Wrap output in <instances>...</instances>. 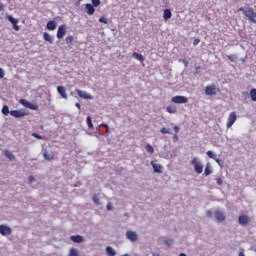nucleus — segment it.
Here are the masks:
<instances>
[{
	"label": "nucleus",
	"mask_w": 256,
	"mask_h": 256,
	"mask_svg": "<svg viewBox=\"0 0 256 256\" xmlns=\"http://www.w3.org/2000/svg\"><path fill=\"white\" fill-rule=\"evenodd\" d=\"M238 12L242 13L244 17L248 19V21L256 24V12L249 6V4H245L244 7H240Z\"/></svg>",
	"instance_id": "1"
},
{
	"label": "nucleus",
	"mask_w": 256,
	"mask_h": 256,
	"mask_svg": "<svg viewBox=\"0 0 256 256\" xmlns=\"http://www.w3.org/2000/svg\"><path fill=\"white\" fill-rule=\"evenodd\" d=\"M195 173H198V175H201L203 173V164H201V161H199V158L195 157L191 161Z\"/></svg>",
	"instance_id": "2"
},
{
	"label": "nucleus",
	"mask_w": 256,
	"mask_h": 256,
	"mask_svg": "<svg viewBox=\"0 0 256 256\" xmlns=\"http://www.w3.org/2000/svg\"><path fill=\"white\" fill-rule=\"evenodd\" d=\"M13 233V229L7 224H0V235L2 237H9Z\"/></svg>",
	"instance_id": "3"
},
{
	"label": "nucleus",
	"mask_w": 256,
	"mask_h": 256,
	"mask_svg": "<svg viewBox=\"0 0 256 256\" xmlns=\"http://www.w3.org/2000/svg\"><path fill=\"white\" fill-rule=\"evenodd\" d=\"M10 115L12 117H15L16 119H23V117H27V115H29V113L25 112L24 109H21V110L10 111Z\"/></svg>",
	"instance_id": "4"
},
{
	"label": "nucleus",
	"mask_w": 256,
	"mask_h": 256,
	"mask_svg": "<svg viewBox=\"0 0 256 256\" xmlns=\"http://www.w3.org/2000/svg\"><path fill=\"white\" fill-rule=\"evenodd\" d=\"M235 121H237V113L231 112L228 116L227 123H226L227 129H231V127L235 125Z\"/></svg>",
	"instance_id": "5"
},
{
	"label": "nucleus",
	"mask_w": 256,
	"mask_h": 256,
	"mask_svg": "<svg viewBox=\"0 0 256 256\" xmlns=\"http://www.w3.org/2000/svg\"><path fill=\"white\" fill-rule=\"evenodd\" d=\"M171 101L177 105H184L185 103H189V98L185 96H174L171 98Z\"/></svg>",
	"instance_id": "6"
},
{
	"label": "nucleus",
	"mask_w": 256,
	"mask_h": 256,
	"mask_svg": "<svg viewBox=\"0 0 256 256\" xmlns=\"http://www.w3.org/2000/svg\"><path fill=\"white\" fill-rule=\"evenodd\" d=\"M67 35V25L62 24L58 27L56 37L57 39H63Z\"/></svg>",
	"instance_id": "7"
},
{
	"label": "nucleus",
	"mask_w": 256,
	"mask_h": 256,
	"mask_svg": "<svg viewBox=\"0 0 256 256\" xmlns=\"http://www.w3.org/2000/svg\"><path fill=\"white\" fill-rule=\"evenodd\" d=\"M6 19L9 21V23L12 24V27H13L14 31H19V29H20V27L18 25L19 19H16L12 15H7Z\"/></svg>",
	"instance_id": "8"
},
{
	"label": "nucleus",
	"mask_w": 256,
	"mask_h": 256,
	"mask_svg": "<svg viewBox=\"0 0 256 256\" xmlns=\"http://www.w3.org/2000/svg\"><path fill=\"white\" fill-rule=\"evenodd\" d=\"M214 217L218 223H223V221L227 219V216H225V212L221 210H216L214 212Z\"/></svg>",
	"instance_id": "9"
},
{
	"label": "nucleus",
	"mask_w": 256,
	"mask_h": 256,
	"mask_svg": "<svg viewBox=\"0 0 256 256\" xmlns=\"http://www.w3.org/2000/svg\"><path fill=\"white\" fill-rule=\"evenodd\" d=\"M251 221V219L249 218V216L245 215V214H241L238 217V223L239 225H241L242 227H247V225H249V222Z\"/></svg>",
	"instance_id": "10"
},
{
	"label": "nucleus",
	"mask_w": 256,
	"mask_h": 256,
	"mask_svg": "<svg viewBox=\"0 0 256 256\" xmlns=\"http://www.w3.org/2000/svg\"><path fill=\"white\" fill-rule=\"evenodd\" d=\"M205 95H209V96L217 95V86H215V84L206 86Z\"/></svg>",
	"instance_id": "11"
},
{
	"label": "nucleus",
	"mask_w": 256,
	"mask_h": 256,
	"mask_svg": "<svg viewBox=\"0 0 256 256\" xmlns=\"http://www.w3.org/2000/svg\"><path fill=\"white\" fill-rule=\"evenodd\" d=\"M126 239H128L132 243H135V241H137V239H139V237L137 236V232L128 230L126 232Z\"/></svg>",
	"instance_id": "12"
},
{
	"label": "nucleus",
	"mask_w": 256,
	"mask_h": 256,
	"mask_svg": "<svg viewBox=\"0 0 256 256\" xmlns=\"http://www.w3.org/2000/svg\"><path fill=\"white\" fill-rule=\"evenodd\" d=\"M75 92L77 93L78 97H80V99H93V96H91L90 94H87V92L83 91V90H79L76 89Z\"/></svg>",
	"instance_id": "13"
},
{
	"label": "nucleus",
	"mask_w": 256,
	"mask_h": 256,
	"mask_svg": "<svg viewBox=\"0 0 256 256\" xmlns=\"http://www.w3.org/2000/svg\"><path fill=\"white\" fill-rule=\"evenodd\" d=\"M150 165L152 166L154 173H163V166H161V164H156L155 161H151Z\"/></svg>",
	"instance_id": "14"
},
{
	"label": "nucleus",
	"mask_w": 256,
	"mask_h": 256,
	"mask_svg": "<svg viewBox=\"0 0 256 256\" xmlns=\"http://www.w3.org/2000/svg\"><path fill=\"white\" fill-rule=\"evenodd\" d=\"M85 12L87 13V15H93L95 13V6L91 3H87L85 5Z\"/></svg>",
	"instance_id": "15"
},
{
	"label": "nucleus",
	"mask_w": 256,
	"mask_h": 256,
	"mask_svg": "<svg viewBox=\"0 0 256 256\" xmlns=\"http://www.w3.org/2000/svg\"><path fill=\"white\" fill-rule=\"evenodd\" d=\"M46 29H48V31H55V29H57V22L54 20L48 21L46 24Z\"/></svg>",
	"instance_id": "16"
},
{
	"label": "nucleus",
	"mask_w": 256,
	"mask_h": 256,
	"mask_svg": "<svg viewBox=\"0 0 256 256\" xmlns=\"http://www.w3.org/2000/svg\"><path fill=\"white\" fill-rule=\"evenodd\" d=\"M57 91L62 99H67V89L64 86H58Z\"/></svg>",
	"instance_id": "17"
},
{
	"label": "nucleus",
	"mask_w": 256,
	"mask_h": 256,
	"mask_svg": "<svg viewBox=\"0 0 256 256\" xmlns=\"http://www.w3.org/2000/svg\"><path fill=\"white\" fill-rule=\"evenodd\" d=\"M173 17V13L171 12V9H165L163 12V19L164 21H169Z\"/></svg>",
	"instance_id": "18"
},
{
	"label": "nucleus",
	"mask_w": 256,
	"mask_h": 256,
	"mask_svg": "<svg viewBox=\"0 0 256 256\" xmlns=\"http://www.w3.org/2000/svg\"><path fill=\"white\" fill-rule=\"evenodd\" d=\"M70 241H73V243H83L84 238L81 235H72Z\"/></svg>",
	"instance_id": "19"
},
{
	"label": "nucleus",
	"mask_w": 256,
	"mask_h": 256,
	"mask_svg": "<svg viewBox=\"0 0 256 256\" xmlns=\"http://www.w3.org/2000/svg\"><path fill=\"white\" fill-rule=\"evenodd\" d=\"M43 157L46 161H53L54 157H55V154H53V152H49V151H45L43 153Z\"/></svg>",
	"instance_id": "20"
},
{
	"label": "nucleus",
	"mask_w": 256,
	"mask_h": 256,
	"mask_svg": "<svg viewBox=\"0 0 256 256\" xmlns=\"http://www.w3.org/2000/svg\"><path fill=\"white\" fill-rule=\"evenodd\" d=\"M4 155L9 161H17V158L13 155V152L4 150Z\"/></svg>",
	"instance_id": "21"
},
{
	"label": "nucleus",
	"mask_w": 256,
	"mask_h": 256,
	"mask_svg": "<svg viewBox=\"0 0 256 256\" xmlns=\"http://www.w3.org/2000/svg\"><path fill=\"white\" fill-rule=\"evenodd\" d=\"M43 39H44V41H47L48 43H50V45H53L54 38L48 32L43 33Z\"/></svg>",
	"instance_id": "22"
},
{
	"label": "nucleus",
	"mask_w": 256,
	"mask_h": 256,
	"mask_svg": "<svg viewBox=\"0 0 256 256\" xmlns=\"http://www.w3.org/2000/svg\"><path fill=\"white\" fill-rule=\"evenodd\" d=\"M65 43L69 46L75 45V38L72 35H69L65 38Z\"/></svg>",
	"instance_id": "23"
},
{
	"label": "nucleus",
	"mask_w": 256,
	"mask_h": 256,
	"mask_svg": "<svg viewBox=\"0 0 256 256\" xmlns=\"http://www.w3.org/2000/svg\"><path fill=\"white\" fill-rule=\"evenodd\" d=\"M133 59H136V61H140V63H143L145 61V57H143L141 54L134 52L132 54Z\"/></svg>",
	"instance_id": "24"
},
{
	"label": "nucleus",
	"mask_w": 256,
	"mask_h": 256,
	"mask_svg": "<svg viewBox=\"0 0 256 256\" xmlns=\"http://www.w3.org/2000/svg\"><path fill=\"white\" fill-rule=\"evenodd\" d=\"M211 173H213V170L211 169V163H207L205 170H204V175L206 177H209V175H211Z\"/></svg>",
	"instance_id": "25"
},
{
	"label": "nucleus",
	"mask_w": 256,
	"mask_h": 256,
	"mask_svg": "<svg viewBox=\"0 0 256 256\" xmlns=\"http://www.w3.org/2000/svg\"><path fill=\"white\" fill-rule=\"evenodd\" d=\"M106 254L108 256H115V255H117V252L115 251V249H113V247L107 246L106 247Z\"/></svg>",
	"instance_id": "26"
},
{
	"label": "nucleus",
	"mask_w": 256,
	"mask_h": 256,
	"mask_svg": "<svg viewBox=\"0 0 256 256\" xmlns=\"http://www.w3.org/2000/svg\"><path fill=\"white\" fill-rule=\"evenodd\" d=\"M173 129H174V135H173L174 142L179 141V136L177 135V133L181 131V128H179V126H174Z\"/></svg>",
	"instance_id": "27"
},
{
	"label": "nucleus",
	"mask_w": 256,
	"mask_h": 256,
	"mask_svg": "<svg viewBox=\"0 0 256 256\" xmlns=\"http://www.w3.org/2000/svg\"><path fill=\"white\" fill-rule=\"evenodd\" d=\"M166 111H167V113L175 114V113H177V107L176 106H167Z\"/></svg>",
	"instance_id": "28"
},
{
	"label": "nucleus",
	"mask_w": 256,
	"mask_h": 256,
	"mask_svg": "<svg viewBox=\"0 0 256 256\" xmlns=\"http://www.w3.org/2000/svg\"><path fill=\"white\" fill-rule=\"evenodd\" d=\"M160 133H162V135H172L173 132H171L169 128L163 127L160 129Z\"/></svg>",
	"instance_id": "29"
},
{
	"label": "nucleus",
	"mask_w": 256,
	"mask_h": 256,
	"mask_svg": "<svg viewBox=\"0 0 256 256\" xmlns=\"http://www.w3.org/2000/svg\"><path fill=\"white\" fill-rule=\"evenodd\" d=\"M145 149H146L147 153H150V155H153V153H155V149L153 148V146L151 144H147L145 146Z\"/></svg>",
	"instance_id": "30"
},
{
	"label": "nucleus",
	"mask_w": 256,
	"mask_h": 256,
	"mask_svg": "<svg viewBox=\"0 0 256 256\" xmlns=\"http://www.w3.org/2000/svg\"><path fill=\"white\" fill-rule=\"evenodd\" d=\"M250 98H251V101L256 102V88H252L250 90Z\"/></svg>",
	"instance_id": "31"
},
{
	"label": "nucleus",
	"mask_w": 256,
	"mask_h": 256,
	"mask_svg": "<svg viewBox=\"0 0 256 256\" xmlns=\"http://www.w3.org/2000/svg\"><path fill=\"white\" fill-rule=\"evenodd\" d=\"M19 103H20V105H23V107H26V109L29 108L30 102L27 99L22 98V99L19 100Z\"/></svg>",
	"instance_id": "32"
},
{
	"label": "nucleus",
	"mask_w": 256,
	"mask_h": 256,
	"mask_svg": "<svg viewBox=\"0 0 256 256\" xmlns=\"http://www.w3.org/2000/svg\"><path fill=\"white\" fill-rule=\"evenodd\" d=\"M2 114H4L5 115V117H7V115H11V111H9V106H7V105H4L3 107H2Z\"/></svg>",
	"instance_id": "33"
},
{
	"label": "nucleus",
	"mask_w": 256,
	"mask_h": 256,
	"mask_svg": "<svg viewBox=\"0 0 256 256\" xmlns=\"http://www.w3.org/2000/svg\"><path fill=\"white\" fill-rule=\"evenodd\" d=\"M86 123H87V126L89 129H93V120H92L91 116H87Z\"/></svg>",
	"instance_id": "34"
},
{
	"label": "nucleus",
	"mask_w": 256,
	"mask_h": 256,
	"mask_svg": "<svg viewBox=\"0 0 256 256\" xmlns=\"http://www.w3.org/2000/svg\"><path fill=\"white\" fill-rule=\"evenodd\" d=\"M68 256H79V250L71 248Z\"/></svg>",
	"instance_id": "35"
},
{
	"label": "nucleus",
	"mask_w": 256,
	"mask_h": 256,
	"mask_svg": "<svg viewBox=\"0 0 256 256\" xmlns=\"http://www.w3.org/2000/svg\"><path fill=\"white\" fill-rule=\"evenodd\" d=\"M28 109H31V111H37V109H39V105L30 102Z\"/></svg>",
	"instance_id": "36"
},
{
	"label": "nucleus",
	"mask_w": 256,
	"mask_h": 256,
	"mask_svg": "<svg viewBox=\"0 0 256 256\" xmlns=\"http://www.w3.org/2000/svg\"><path fill=\"white\" fill-rule=\"evenodd\" d=\"M99 23H104V25H107L109 23V19L105 16H102L99 18Z\"/></svg>",
	"instance_id": "37"
},
{
	"label": "nucleus",
	"mask_w": 256,
	"mask_h": 256,
	"mask_svg": "<svg viewBox=\"0 0 256 256\" xmlns=\"http://www.w3.org/2000/svg\"><path fill=\"white\" fill-rule=\"evenodd\" d=\"M227 59H229V61H231L232 63L237 62V55L232 54V55H228Z\"/></svg>",
	"instance_id": "38"
},
{
	"label": "nucleus",
	"mask_w": 256,
	"mask_h": 256,
	"mask_svg": "<svg viewBox=\"0 0 256 256\" xmlns=\"http://www.w3.org/2000/svg\"><path fill=\"white\" fill-rule=\"evenodd\" d=\"M206 155L210 158V159H216L217 154L213 153V151L209 150L206 152Z\"/></svg>",
	"instance_id": "39"
},
{
	"label": "nucleus",
	"mask_w": 256,
	"mask_h": 256,
	"mask_svg": "<svg viewBox=\"0 0 256 256\" xmlns=\"http://www.w3.org/2000/svg\"><path fill=\"white\" fill-rule=\"evenodd\" d=\"M164 245H166V247H171V245H173V239L166 238L164 240Z\"/></svg>",
	"instance_id": "40"
},
{
	"label": "nucleus",
	"mask_w": 256,
	"mask_h": 256,
	"mask_svg": "<svg viewBox=\"0 0 256 256\" xmlns=\"http://www.w3.org/2000/svg\"><path fill=\"white\" fill-rule=\"evenodd\" d=\"M91 1L94 7H99V5H101V0H91Z\"/></svg>",
	"instance_id": "41"
},
{
	"label": "nucleus",
	"mask_w": 256,
	"mask_h": 256,
	"mask_svg": "<svg viewBox=\"0 0 256 256\" xmlns=\"http://www.w3.org/2000/svg\"><path fill=\"white\" fill-rule=\"evenodd\" d=\"M92 201L95 203V205H99L100 201H99V197H97V195H94L92 197Z\"/></svg>",
	"instance_id": "42"
},
{
	"label": "nucleus",
	"mask_w": 256,
	"mask_h": 256,
	"mask_svg": "<svg viewBox=\"0 0 256 256\" xmlns=\"http://www.w3.org/2000/svg\"><path fill=\"white\" fill-rule=\"evenodd\" d=\"M214 161H216V163L219 165V167H223V160L216 157V159H214Z\"/></svg>",
	"instance_id": "43"
},
{
	"label": "nucleus",
	"mask_w": 256,
	"mask_h": 256,
	"mask_svg": "<svg viewBox=\"0 0 256 256\" xmlns=\"http://www.w3.org/2000/svg\"><path fill=\"white\" fill-rule=\"evenodd\" d=\"M106 209H107V211H113V204L111 202H108Z\"/></svg>",
	"instance_id": "44"
},
{
	"label": "nucleus",
	"mask_w": 256,
	"mask_h": 256,
	"mask_svg": "<svg viewBox=\"0 0 256 256\" xmlns=\"http://www.w3.org/2000/svg\"><path fill=\"white\" fill-rule=\"evenodd\" d=\"M32 137H35V139H43L42 135H39L38 133L34 132L32 133Z\"/></svg>",
	"instance_id": "45"
},
{
	"label": "nucleus",
	"mask_w": 256,
	"mask_h": 256,
	"mask_svg": "<svg viewBox=\"0 0 256 256\" xmlns=\"http://www.w3.org/2000/svg\"><path fill=\"white\" fill-rule=\"evenodd\" d=\"M181 62L183 63V65L185 66V67H189V60H187V59H182L181 60Z\"/></svg>",
	"instance_id": "46"
},
{
	"label": "nucleus",
	"mask_w": 256,
	"mask_h": 256,
	"mask_svg": "<svg viewBox=\"0 0 256 256\" xmlns=\"http://www.w3.org/2000/svg\"><path fill=\"white\" fill-rule=\"evenodd\" d=\"M206 217H207L208 219H211V217H213V212H211V210H207V212H206Z\"/></svg>",
	"instance_id": "47"
},
{
	"label": "nucleus",
	"mask_w": 256,
	"mask_h": 256,
	"mask_svg": "<svg viewBox=\"0 0 256 256\" xmlns=\"http://www.w3.org/2000/svg\"><path fill=\"white\" fill-rule=\"evenodd\" d=\"M199 43H201V40H200L199 38H196V39L193 41L194 47H197V45H199Z\"/></svg>",
	"instance_id": "48"
},
{
	"label": "nucleus",
	"mask_w": 256,
	"mask_h": 256,
	"mask_svg": "<svg viewBox=\"0 0 256 256\" xmlns=\"http://www.w3.org/2000/svg\"><path fill=\"white\" fill-rule=\"evenodd\" d=\"M216 183L219 186L223 185V179H221L220 177L216 178Z\"/></svg>",
	"instance_id": "49"
},
{
	"label": "nucleus",
	"mask_w": 256,
	"mask_h": 256,
	"mask_svg": "<svg viewBox=\"0 0 256 256\" xmlns=\"http://www.w3.org/2000/svg\"><path fill=\"white\" fill-rule=\"evenodd\" d=\"M195 74L201 75V66L196 67Z\"/></svg>",
	"instance_id": "50"
},
{
	"label": "nucleus",
	"mask_w": 256,
	"mask_h": 256,
	"mask_svg": "<svg viewBox=\"0 0 256 256\" xmlns=\"http://www.w3.org/2000/svg\"><path fill=\"white\" fill-rule=\"evenodd\" d=\"M5 77V70L3 68H0V79H3Z\"/></svg>",
	"instance_id": "51"
},
{
	"label": "nucleus",
	"mask_w": 256,
	"mask_h": 256,
	"mask_svg": "<svg viewBox=\"0 0 256 256\" xmlns=\"http://www.w3.org/2000/svg\"><path fill=\"white\" fill-rule=\"evenodd\" d=\"M242 97H244V99H249V92H243Z\"/></svg>",
	"instance_id": "52"
},
{
	"label": "nucleus",
	"mask_w": 256,
	"mask_h": 256,
	"mask_svg": "<svg viewBox=\"0 0 256 256\" xmlns=\"http://www.w3.org/2000/svg\"><path fill=\"white\" fill-rule=\"evenodd\" d=\"M28 181L29 183H33V181H35V178L33 176H29Z\"/></svg>",
	"instance_id": "53"
},
{
	"label": "nucleus",
	"mask_w": 256,
	"mask_h": 256,
	"mask_svg": "<svg viewBox=\"0 0 256 256\" xmlns=\"http://www.w3.org/2000/svg\"><path fill=\"white\" fill-rule=\"evenodd\" d=\"M0 11H5V5L0 2Z\"/></svg>",
	"instance_id": "54"
},
{
	"label": "nucleus",
	"mask_w": 256,
	"mask_h": 256,
	"mask_svg": "<svg viewBox=\"0 0 256 256\" xmlns=\"http://www.w3.org/2000/svg\"><path fill=\"white\" fill-rule=\"evenodd\" d=\"M75 107H77V109L81 111V104H79V102L75 103Z\"/></svg>",
	"instance_id": "55"
},
{
	"label": "nucleus",
	"mask_w": 256,
	"mask_h": 256,
	"mask_svg": "<svg viewBox=\"0 0 256 256\" xmlns=\"http://www.w3.org/2000/svg\"><path fill=\"white\" fill-rule=\"evenodd\" d=\"M102 126L106 128V131H109V125H107V124H102Z\"/></svg>",
	"instance_id": "56"
},
{
	"label": "nucleus",
	"mask_w": 256,
	"mask_h": 256,
	"mask_svg": "<svg viewBox=\"0 0 256 256\" xmlns=\"http://www.w3.org/2000/svg\"><path fill=\"white\" fill-rule=\"evenodd\" d=\"M238 256H245V254L243 252H240Z\"/></svg>",
	"instance_id": "57"
},
{
	"label": "nucleus",
	"mask_w": 256,
	"mask_h": 256,
	"mask_svg": "<svg viewBox=\"0 0 256 256\" xmlns=\"http://www.w3.org/2000/svg\"><path fill=\"white\" fill-rule=\"evenodd\" d=\"M179 256H187L185 253H180Z\"/></svg>",
	"instance_id": "58"
},
{
	"label": "nucleus",
	"mask_w": 256,
	"mask_h": 256,
	"mask_svg": "<svg viewBox=\"0 0 256 256\" xmlns=\"http://www.w3.org/2000/svg\"><path fill=\"white\" fill-rule=\"evenodd\" d=\"M87 135H93V133H91V132H87Z\"/></svg>",
	"instance_id": "59"
},
{
	"label": "nucleus",
	"mask_w": 256,
	"mask_h": 256,
	"mask_svg": "<svg viewBox=\"0 0 256 256\" xmlns=\"http://www.w3.org/2000/svg\"><path fill=\"white\" fill-rule=\"evenodd\" d=\"M121 256H129V254H123V255H121Z\"/></svg>",
	"instance_id": "60"
},
{
	"label": "nucleus",
	"mask_w": 256,
	"mask_h": 256,
	"mask_svg": "<svg viewBox=\"0 0 256 256\" xmlns=\"http://www.w3.org/2000/svg\"><path fill=\"white\" fill-rule=\"evenodd\" d=\"M153 256H159V255H155V253L152 254Z\"/></svg>",
	"instance_id": "61"
}]
</instances>
